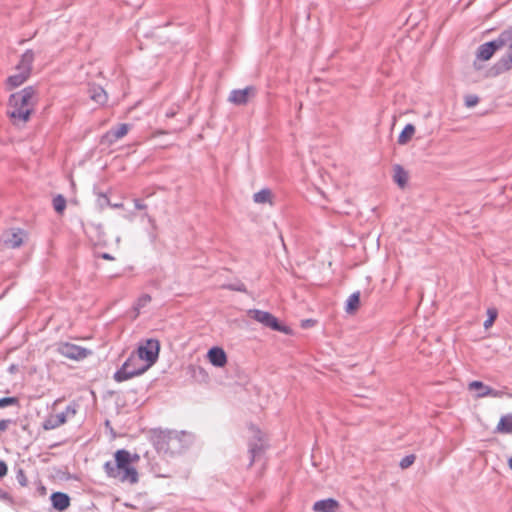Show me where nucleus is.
I'll use <instances>...</instances> for the list:
<instances>
[{
  "instance_id": "f257e3e1",
  "label": "nucleus",
  "mask_w": 512,
  "mask_h": 512,
  "mask_svg": "<svg viewBox=\"0 0 512 512\" xmlns=\"http://www.w3.org/2000/svg\"><path fill=\"white\" fill-rule=\"evenodd\" d=\"M38 103L37 89L34 86L12 93L8 99L7 115L15 126H24L31 118Z\"/></svg>"
},
{
  "instance_id": "f03ea898",
  "label": "nucleus",
  "mask_w": 512,
  "mask_h": 512,
  "mask_svg": "<svg viewBox=\"0 0 512 512\" xmlns=\"http://www.w3.org/2000/svg\"><path fill=\"white\" fill-rule=\"evenodd\" d=\"M114 459V462L107 461L103 465L106 476L122 483L136 484L139 476L132 463L137 461L139 456L132 455L126 449H119L114 453Z\"/></svg>"
},
{
  "instance_id": "7ed1b4c3",
  "label": "nucleus",
  "mask_w": 512,
  "mask_h": 512,
  "mask_svg": "<svg viewBox=\"0 0 512 512\" xmlns=\"http://www.w3.org/2000/svg\"><path fill=\"white\" fill-rule=\"evenodd\" d=\"M153 444L160 453L177 455L188 449L194 442V435L186 431L154 430Z\"/></svg>"
},
{
  "instance_id": "20e7f679",
  "label": "nucleus",
  "mask_w": 512,
  "mask_h": 512,
  "mask_svg": "<svg viewBox=\"0 0 512 512\" xmlns=\"http://www.w3.org/2000/svg\"><path fill=\"white\" fill-rule=\"evenodd\" d=\"M139 361L140 359L135 354H131L114 373V380L120 383L143 374L149 368V365H141Z\"/></svg>"
},
{
  "instance_id": "39448f33",
  "label": "nucleus",
  "mask_w": 512,
  "mask_h": 512,
  "mask_svg": "<svg viewBox=\"0 0 512 512\" xmlns=\"http://www.w3.org/2000/svg\"><path fill=\"white\" fill-rule=\"evenodd\" d=\"M248 316L261 323L265 327H268L274 331L289 333L290 329L287 326H284L279 323L278 319L273 316L270 312L259 310V309H250L247 312Z\"/></svg>"
},
{
  "instance_id": "423d86ee",
  "label": "nucleus",
  "mask_w": 512,
  "mask_h": 512,
  "mask_svg": "<svg viewBox=\"0 0 512 512\" xmlns=\"http://www.w3.org/2000/svg\"><path fill=\"white\" fill-rule=\"evenodd\" d=\"M160 351V342L157 339H147L145 345H141L137 349V357L145 360L146 365L152 366L158 359Z\"/></svg>"
},
{
  "instance_id": "0eeeda50",
  "label": "nucleus",
  "mask_w": 512,
  "mask_h": 512,
  "mask_svg": "<svg viewBox=\"0 0 512 512\" xmlns=\"http://www.w3.org/2000/svg\"><path fill=\"white\" fill-rule=\"evenodd\" d=\"M57 351L62 356L77 361L82 360L91 354L90 350L69 342L60 343Z\"/></svg>"
},
{
  "instance_id": "6e6552de",
  "label": "nucleus",
  "mask_w": 512,
  "mask_h": 512,
  "mask_svg": "<svg viewBox=\"0 0 512 512\" xmlns=\"http://www.w3.org/2000/svg\"><path fill=\"white\" fill-rule=\"evenodd\" d=\"M257 89L255 86H247L244 89H234L230 92L228 100L238 106L246 105L250 98L255 97Z\"/></svg>"
},
{
  "instance_id": "1a4fd4ad",
  "label": "nucleus",
  "mask_w": 512,
  "mask_h": 512,
  "mask_svg": "<svg viewBox=\"0 0 512 512\" xmlns=\"http://www.w3.org/2000/svg\"><path fill=\"white\" fill-rule=\"evenodd\" d=\"M512 69V46L507 48L506 53L494 63L489 69L488 76L496 77Z\"/></svg>"
},
{
  "instance_id": "9d476101",
  "label": "nucleus",
  "mask_w": 512,
  "mask_h": 512,
  "mask_svg": "<svg viewBox=\"0 0 512 512\" xmlns=\"http://www.w3.org/2000/svg\"><path fill=\"white\" fill-rule=\"evenodd\" d=\"M130 130V125L127 123L120 124L116 128H111L108 130L101 139V143L112 145L124 136L127 135V133Z\"/></svg>"
},
{
  "instance_id": "9b49d317",
  "label": "nucleus",
  "mask_w": 512,
  "mask_h": 512,
  "mask_svg": "<svg viewBox=\"0 0 512 512\" xmlns=\"http://www.w3.org/2000/svg\"><path fill=\"white\" fill-rule=\"evenodd\" d=\"M249 429L253 433L254 437V440L249 443V453L251 456L249 466H251L254 463L255 458L264 450V445L262 442L261 431L254 425H251Z\"/></svg>"
},
{
  "instance_id": "f8f14e48",
  "label": "nucleus",
  "mask_w": 512,
  "mask_h": 512,
  "mask_svg": "<svg viewBox=\"0 0 512 512\" xmlns=\"http://www.w3.org/2000/svg\"><path fill=\"white\" fill-rule=\"evenodd\" d=\"M469 390H477L476 397L477 398H483V397H494V398H500L504 395V393L500 390H495L488 385H485L481 381H472L469 383Z\"/></svg>"
},
{
  "instance_id": "ddd939ff",
  "label": "nucleus",
  "mask_w": 512,
  "mask_h": 512,
  "mask_svg": "<svg viewBox=\"0 0 512 512\" xmlns=\"http://www.w3.org/2000/svg\"><path fill=\"white\" fill-rule=\"evenodd\" d=\"M498 50H499V48H498L495 40H492V41L481 44L477 48L476 57L479 60L488 61L492 58L494 53Z\"/></svg>"
},
{
  "instance_id": "4468645a",
  "label": "nucleus",
  "mask_w": 512,
  "mask_h": 512,
  "mask_svg": "<svg viewBox=\"0 0 512 512\" xmlns=\"http://www.w3.org/2000/svg\"><path fill=\"white\" fill-rule=\"evenodd\" d=\"M207 358L215 367H223L227 363V355L220 347H212L209 349Z\"/></svg>"
},
{
  "instance_id": "2eb2a0df",
  "label": "nucleus",
  "mask_w": 512,
  "mask_h": 512,
  "mask_svg": "<svg viewBox=\"0 0 512 512\" xmlns=\"http://www.w3.org/2000/svg\"><path fill=\"white\" fill-rule=\"evenodd\" d=\"M340 504L333 498L322 499L313 504L314 512H337Z\"/></svg>"
},
{
  "instance_id": "dca6fc26",
  "label": "nucleus",
  "mask_w": 512,
  "mask_h": 512,
  "mask_svg": "<svg viewBox=\"0 0 512 512\" xmlns=\"http://www.w3.org/2000/svg\"><path fill=\"white\" fill-rule=\"evenodd\" d=\"M50 500L54 509L62 512L70 506V497L64 492H53Z\"/></svg>"
},
{
  "instance_id": "f3484780",
  "label": "nucleus",
  "mask_w": 512,
  "mask_h": 512,
  "mask_svg": "<svg viewBox=\"0 0 512 512\" xmlns=\"http://www.w3.org/2000/svg\"><path fill=\"white\" fill-rule=\"evenodd\" d=\"M34 62V52L31 49L26 50L16 66V70L24 71L31 75L32 64Z\"/></svg>"
},
{
  "instance_id": "a211bd4d",
  "label": "nucleus",
  "mask_w": 512,
  "mask_h": 512,
  "mask_svg": "<svg viewBox=\"0 0 512 512\" xmlns=\"http://www.w3.org/2000/svg\"><path fill=\"white\" fill-rule=\"evenodd\" d=\"M499 50L502 48L512 47V26H508L503 29L498 37L494 39Z\"/></svg>"
},
{
  "instance_id": "6ab92c4d",
  "label": "nucleus",
  "mask_w": 512,
  "mask_h": 512,
  "mask_svg": "<svg viewBox=\"0 0 512 512\" xmlns=\"http://www.w3.org/2000/svg\"><path fill=\"white\" fill-rule=\"evenodd\" d=\"M17 72L13 75H10L6 79V85L9 89H14L21 86L29 77L30 74L24 73V71L16 70Z\"/></svg>"
},
{
  "instance_id": "aec40b11",
  "label": "nucleus",
  "mask_w": 512,
  "mask_h": 512,
  "mask_svg": "<svg viewBox=\"0 0 512 512\" xmlns=\"http://www.w3.org/2000/svg\"><path fill=\"white\" fill-rule=\"evenodd\" d=\"M65 415L60 413L50 415L48 418H46L43 422V428L45 430H52L55 428L60 427L64 423H66Z\"/></svg>"
},
{
  "instance_id": "412c9836",
  "label": "nucleus",
  "mask_w": 512,
  "mask_h": 512,
  "mask_svg": "<svg viewBox=\"0 0 512 512\" xmlns=\"http://www.w3.org/2000/svg\"><path fill=\"white\" fill-rule=\"evenodd\" d=\"M393 170H394V175H393L394 181L398 184L399 187L404 188L408 182L407 171L399 164L394 165Z\"/></svg>"
},
{
  "instance_id": "4be33fe9",
  "label": "nucleus",
  "mask_w": 512,
  "mask_h": 512,
  "mask_svg": "<svg viewBox=\"0 0 512 512\" xmlns=\"http://www.w3.org/2000/svg\"><path fill=\"white\" fill-rule=\"evenodd\" d=\"M415 131H416L415 126L411 123H408L403 128V130L401 131V133L398 136V140H397L398 144L406 145L414 136Z\"/></svg>"
},
{
  "instance_id": "5701e85b",
  "label": "nucleus",
  "mask_w": 512,
  "mask_h": 512,
  "mask_svg": "<svg viewBox=\"0 0 512 512\" xmlns=\"http://www.w3.org/2000/svg\"><path fill=\"white\" fill-rule=\"evenodd\" d=\"M359 304H360V292L356 291L348 297V299L346 301L345 311L348 314H352L358 309Z\"/></svg>"
},
{
  "instance_id": "b1692460",
  "label": "nucleus",
  "mask_w": 512,
  "mask_h": 512,
  "mask_svg": "<svg viewBox=\"0 0 512 512\" xmlns=\"http://www.w3.org/2000/svg\"><path fill=\"white\" fill-rule=\"evenodd\" d=\"M253 200L258 204H272V192L268 188L261 189L253 195Z\"/></svg>"
},
{
  "instance_id": "393cba45",
  "label": "nucleus",
  "mask_w": 512,
  "mask_h": 512,
  "mask_svg": "<svg viewBox=\"0 0 512 512\" xmlns=\"http://www.w3.org/2000/svg\"><path fill=\"white\" fill-rule=\"evenodd\" d=\"M497 431L501 433H512V414L501 417L497 425Z\"/></svg>"
},
{
  "instance_id": "a878e982",
  "label": "nucleus",
  "mask_w": 512,
  "mask_h": 512,
  "mask_svg": "<svg viewBox=\"0 0 512 512\" xmlns=\"http://www.w3.org/2000/svg\"><path fill=\"white\" fill-rule=\"evenodd\" d=\"M5 244L12 248H17L22 244V238L19 233H7L3 236Z\"/></svg>"
},
{
  "instance_id": "bb28decb",
  "label": "nucleus",
  "mask_w": 512,
  "mask_h": 512,
  "mask_svg": "<svg viewBox=\"0 0 512 512\" xmlns=\"http://www.w3.org/2000/svg\"><path fill=\"white\" fill-rule=\"evenodd\" d=\"M90 93H91V98L95 102H97L99 104L106 103V101H107V94H106L105 90L102 87H93L90 90Z\"/></svg>"
},
{
  "instance_id": "cd10ccee",
  "label": "nucleus",
  "mask_w": 512,
  "mask_h": 512,
  "mask_svg": "<svg viewBox=\"0 0 512 512\" xmlns=\"http://www.w3.org/2000/svg\"><path fill=\"white\" fill-rule=\"evenodd\" d=\"M53 208L58 214H62L66 209V199L63 195L58 194L53 198Z\"/></svg>"
},
{
  "instance_id": "c85d7f7f",
  "label": "nucleus",
  "mask_w": 512,
  "mask_h": 512,
  "mask_svg": "<svg viewBox=\"0 0 512 512\" xmlns=\"http://www.w3.org/2000/svg\"><path fill=\"white\" fill-rule=\"evenodd\" d=\"M151 301L149 294H143L140 296L135 304V310L139 312L140 309L144 308Z\"/></svg>"
},
{
  "instance_id": "c756f323",
  "label": "nucleus",
  "mask_w": 512,
  "mask_h": 512,
  "mask_svg": "<svg viewBox=\"0 0 512 512\" xmlns=\"http://www.w3.org/2000/svg\"><path fill=\"white\" fill-rule=\"evenodd\" d=\"M16 480L22 487H26L28 485V479L26 477L25 471L22 468H17Z\"/></svg>"
},
{
  "instance_id": "7c9ffc66",
  "label": "nucleus",
  "mask_w": 512,
  "mask_h": 512,
  "mask_svg": "<svg viewBox=\"0 0 512 512\" xmlns=\"http://www.w3.org/2000/svg\"><path fill=\"white\" fill-rule=\"evenodd\" d=\"M223 288L231 290V291H238V292H243V293H245L247 291L245 284L242 282L226 284L223 286Z\"/></svg>"
},
{
  "instance_id": "2f4dec72",
  "label": "nucleus",
  "mask_w": 512,
  "mask_h": 512,
  "mask_svg": "<svg viewBox=\"0 0 512 512\" xmlns=\"http://www.w3.org/2000/svg\"><path fill=\"white\" fill-rule=\"evenodd\" d=\"M488 318L484 322V327L489 328L497 317V310L494 308H490L487 310Z\"/></svg>"
},
{
  "instance_id": "473e14b6",
  "label": "nucleus",
  "mask_w": 512,
  "mask_h": 512,
  "mask_svg": "<svg viewBox=\"0 0 512 512\" xmlns=\"http://www.w3.org/2000/svg\"><path fill=\"white\" fill-rule=\"evenodd\" d=\"M415 458L416 457L413 454H410V455H407V456L403 457L401 459V461H400V464H399L400 467L402 469H406V468L410 467L414 463Z\"/></svg>"
},
{
  "instance_id": "72a5a7b5",
  "label": "nucleus",
  "mask_w": 512,
  "mask_h": 512,
  "mask_svg": "<svg viewBox=\"0 0 512 512\" xmlns=\"http://www.w3.org/2000/svg\"><path fill=\"white\" fill-rule=\"evenodd\" d=\"M464 102L466 107L472 108L478 104L479 98L476 95L470 94L465 96Z\"/></svg>"
},
{
  "instance_id": "f704fd0d",
  "label": "nucleus",
  "mask_w": 512,
  "mask_h": 512,
  "mask_svg": "<svg viewBox=\"0 0 512 512\" xmlns=\"http://www.w3.org/2000/svg\"><path fill=\"white\" fill-rule=\"evenodd\" d=\"M18 399L16 397H3L0 398V408L7 407L9 405L17 404Z\"/></svg>"
},
{
  "instance_id": "c9c22d12",
  "label": "nucleus",
  "mask_w": 512,
  "mask_h": 512,
  "mask_svg": "<svg viewBox=\"0 0 512 512\" xmlns=\"http://www.w3.org/2000/svg\"><path fill=\"white\" fill-rule=\"evenodd\" d=\"M62 414L65 415V419L67 420V418H72L75 416L76 414V405L75 404H69L65 411L61 412Z\"/></svg>"
},
{
  "instance_id": "e433bc0d",
  "label": "nucleus",
  "mask_w": 512,
  "mask_h": 512,
  "mask_svg": "<svg viewBox=\"0 0 512 512\" xmlns=\"http://www.w3.org/2000/svg\"><path fill=\"white\" fill-rule=\"evenodd\" d=\"M98 203L101 208H103L104 206H109L110 201H109L108 196L105 193H99L98 194Z\"/></svg>"
},
{
  "instance_id": "4c0bfd02",
  "label": "nucleus",
  "mask_w": 512,
  "mask_h": 512,
  "mask_svg": "<svg viewBox=\"0 0 512 512\" xmlns=\"http://www.w3.org/2000/svg\"><path fill=\"white\" fill-rule=\"evenodd\" d=\"M11 423H12L11 419L0 420V433L4 432Z\"/></svg>"
},
{
  "instance_id": "58836bf2",
  "label": "nucleus",
  "mask_w": 512,
  "mask_h": 512,
  "mask_svg": "<svg viewBox=\"0 0 512 512\" xmlns=\"http://www.w3.org/2000/svg\"><path fill=\"white\" fill-rule=\"evenodd\" d=\"M8 472V467L6 463L0 460V478L4 477Z\"/></svg>"
},
{
  "instance_id": "ea45409f",
  "label": "nucleus",
  "mask_w": 512,
  "mask_h": 512,
  "mask_svg": "<svg viewBox=\"0 0 512 512\" xmlns=\"http://www.w3.org/2000/svg\"><path fill=\"white\" fill-rule=\"evenodd\" d=\"M0 499L4 501L11 502L12 498L8 492L0 488Z\"/></svg>"
},
{
  "instance_id": "a19ab883",
  "label": "nucleus",
  "mask_w": 512,
  "mask_h": 512,
  "mask_svg": "<svg viewBox=\"0 0 512 512\" xmlns=\"http://www.w3.org/2000/svg\"><path fill=\"white\" fill-rule=\"evenodd\" d=\"M134 205H135V208L138 210H143V209L147 208V205L144 204L140 199H135Z\"/></svg>"
},
{
  "instance_id": "79ce46f5",
  "label": "nucleus",
  "mask_w": 512,
  "mask_h": 512,
  "mask_svg": "<svg viewBox=\"0 0 512 512\" xmlns=\"http://www.w3.org/2000/svg\"><path fill=\"white\" fill-rule=\"evenodd\" d=\"M101 258H103L105 260H113L114 259V257L112 255L108 254V253H103L101 255Z\"/></svg>"
},
{
  "instance_id": "37998d69",
  "label": "nucleus",
  "mask_w": 512,
  "mask_h": 512,
  "mask_svg": "<svg viewBox=\"0 0 512 512\" xmlns=\"http://www.w3.org/2000/svg\"><path fill=\"white\" fill-rule=\"evenodd\" d=\"M175 114H176L175 111L169 110V111L166 112V117L171 118V117H174Z\"/></svg>"
},
{
  "instance_id": "c03bdc74",
  "label": "nucleus",
  "mask_w": 512,
  "mask_h": 512,
  "mask_svg": "<svg viewBox=\"0 0 512 512\" xmlns=\"http://www.w3.org/2000/svg\"><path fill=\"white\" fill-rule=\"evenodd\" d=\"M109 206L112 208H121V207H123V204L122 203H114V204L110 203Z\"/></svg>"
},
{
  "instance_id": "a18cd8bd",
  "label": "nucleus",
  "mask_w": 512,
  "mask_h": 512,
  "mask_svg": "<svg viewBox=\"0 0 512 512\" xmlns=\"http://www.w3.org/2000/svg\"><path fill=\"white\" fill-rule=\"evenodd\" d=\"M145 216L148 218L149 223H151L153 226L155 225V220L149 216L148 214H145Z\"/></svg>"
},
{
  "instance_id": "49530a36",
  "label": "nucleus",
  "mask_w": 512,
  "mask_h": 512,
  "mask_svg": "<svg viewBox=\"0 0 512 512\" xmlns=\"http://www.w3.org/2000/svg\"><path fill=\"white\" fill-rule=\"evenodd\" d=\"M8 370H9V372L13 373L14 371H16V370H17V365L12 364V365L9 367V369H8Z\"/></svg>"
},
{
  "instance_id": "de8ad7c7",
  "label": "nucleus",
  "mask_w": 512,
  "mask_h": 512,
  "mask_svg": "<svg viewBox=\"0 0 512 512\" xmlns=\"http://www.w3.org/2000/svg\"><path fill=\"white\" fill-rule=\"evenodd\" d=\"M313 321L312 320H306L305 323L303 324L304 327H307L309 326L310 324H312Z\"/></svg>"
},
{
  "instance_id": "09e8293b",
  "label": "nucleus",
  "mask_w": 512,
  "mask_h": 512,
  "mask_svg": "<svg viewBox=\"0 0 512 512\" xmlns=\"http://www.w3.org/2000/svg\"><path fill=\"white\" fill-rule=\"evenodd\" d=\"M509 467L512 469V457L508 460Z\"/></svg>"
}]
</instances>
